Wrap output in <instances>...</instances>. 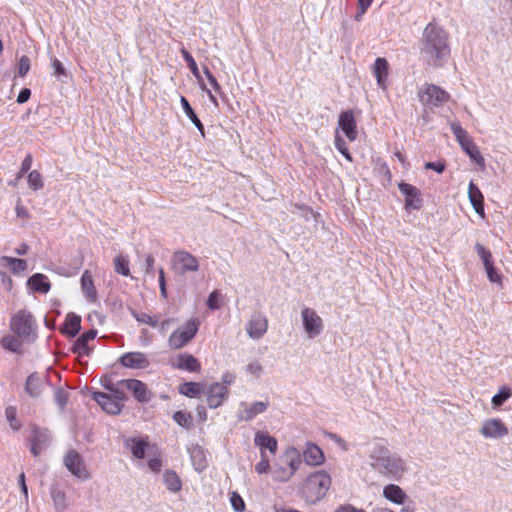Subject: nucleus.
<instances>
[{"instance_id":"f257e3e1","label":"nucleus","mask_w":512,"mask_h":512,"mask_svg":"<svg viewBox=\"0 0 512 512\" xmlns=\"http://www.w3.org/2000/svg\"><path fill=\"white\" fill-rule=\"evenodd\" d=\"M421 55L428 64L435 67L442 66L450 55L448 34L433 22L429 23L423 31Z\"/></svg>"},{"instance_id":"f03ea898","label":"nucleus","mask_w":512,"mask_h":512,"mask_svg":"<svg viewBox=\"0 0 512 512\" xmlns=\"http://www.w3.org/2000/svg\"><path fill=\"white\" fill-rule=\"evenodd\" d=\"M371 467L387 479L400 481L408 472L405 459L381 444H375L369 454Z\"/></svg>"},{"instance_id":"7ed1b4c3","label":"nucleus","mask_w":512,"mask_h":512,"mask_svg":"<svg viewBox=\"0 0 512 512\" xmlns=\"http://www.w3.org/2000/svg\"><path fill=\"white\" fill-rule=\"evenodd\" d=\"M331 483V476L326 471L313 472L304 480L299 494L307 504H316L326 496Z\"/></svg>"},{"instance_id":"20e7f679","label":"nucleus","mask_w":512,"mask_h":512,"mask_svg":"<svg viewBox=\"0 0 512 512\" xmlns=\"http://www.w3.org/2000/svg\"><path fill=\"white\" fill-rule=\"evenodd\" d=\"M418 98L425 111L442 107L450 99V94L434 84H424L418 90Z\"/></svg>"},{"instance_id":"39448f33","label":"nucleus","mask_w":512,"mask_h":512,"mask_svg":"<svg viewBox=\"0 0 512 512\" xmlns=\"http://www.w3.org/2000/svg\"><path fill=\"white\" fill-rule=\"evenodd\" d=\"M200 322L196 318L188 319L183 325L174 330L168 338V345L172 350L186 346L197 334Z\"/></svg>"},{"instance_id":"423d86ee","label":"nucleus","mask_w":512,"mask_h":512,"mask_svg":"<svg viewBox=\"0 0 512 512\" xmlns=\"http://www.w3.org/2000/svg\"><path fill=\"white\" fill-rule=\"evenodd\" d=\"M11 330L22 339L35 337L36 324L32 314L26 310L18 311L10 322Z\"/></svg>"},{"instance_id":"0eeeda50","label":"nucleus","mask_w":512,"mask_h":512,"mask_svg":"<svg viewBox=\"0 0 512 512\" xmlns=\"http://www.w3.org/2000/svg\"><path fill=\"white\" fill-rule=\"evenodd\" d=\"M172 270L179 275L196 272L199 269L198 259L191 253L180 250L176 251L171 258Z\"/></svg>"},{"instance_id":"6e6552de","label":"nucleus","mask_w":512,"mask_h":512,"mask_svg":"<svg viewBox=\"0 0 512 512\" xmlns=\"http://www.w3.org/2000/svg\"><path fill=\"white\" fill-rule=\"evenodd\" d=\"M301 319L308 338L313 339L322 333L324 328L323 320L314 309L308 307L302 309Z\"/></svg>"},{"instance_id":"1a4fd4ad","label":"nucleus","mask_w":512,"mask_h":512,"mask_svg":"<svg viewBox=\"0 0 512 512\" xmlns=\"http://www.w3.org/2000/svg\"><path fill=\"white\" fill-rule=\"evenodd\" d=\"M479 433L485 439H501L508 435L509 430L501 419L488 418L482 422Z\"/></svg>"},{"instance_id":"9d476101","label":"nucleus","mask_w":512,"mask_h":512,"mask_svg":"<svg viewBox=\"0 0 512 512\" xmlns=\"http://www.w3.org/2000/svg\"><path fill=\"white\" fill-rule=\"evenodd\" d=\"M268 407L269 401H254L252 403L242 401L239 403L237 418L240 421H252L258 415L264 413Z\"/></svg>"},{"instance_id":"9b49d317","label":"nucleus","mask_w":512,"mask_h":512,"mask_svg":"<svg viewBox=\"0 0 512 512\" xmlns=\"http://www.w3.org/2000/svg\"><path fill=\"white\" fill-rule=\"evenodd\" d=\"M63 461L68 471L77 478L85 480L89 477V473L81 456L75 450H69Z\"/></svg>"},{"instance_id":"f8f14e48","label":"nucleus","mask_w":512,"mask_h":512,"mask_svg":"<svg viewBox=\"0 0 512 512\" xmlns=\"http://www.w3.org/2000/svg\"><path fill=\"white\" fill-rule=\"evenodd\" d=\"M246 332L251 339L262 338L268 330V319L262 313H254L246 323Z\"/></svg>"},{"instance_id":"ddd939ff","label":"nucleus","mask_w":512,"mask_h":512,"mask_svg":"<svg viewBox=\"0 0 512 512\" xmlns=\"http://www.w3.org/2000/svg\"><path fill=\"white\" fill-rule=\"evenodd\" d=\"M120 384L129 390L140 403H147L152 399V393L147 385L138 379H123Z\"/></svg>"},{"instance_id":"4468645a","label":"nucleus","mask_w":512,"mask_h":512,"mask_svg":"<svg viewBox=\"0 0 512 512\" xmlns=\"http://www.w3.org/2000/svg\"><path fill=\"white\" fill-rule=\"evenodd\" d=\"M205 395L209 408L216 409L228 398L229 389L223 384L213 383L207 387Z\"/></svg>"},{"instance_id":"2eb2a0df","label":"nucleus","mask_w":512,"mask_h":512,"mask_svg":"<svg viewBox=\"0 0 512 512\" xmlns=\"http://www.w3.org/2000/svg\"><path fill=\"white\" fill-rule=\"evenodd\" d=\"M338 127L350 141H355L357 139V124L352 110L344 111L339 115Z\"/></svg>"},{"instance_id":"dca6fc26","label":"nucleus","mask_w":512,"mask_h":512,"mask_svg":"<svg viewBox=\"0 0 512 512\" xmlns=\"http://www.w3.org/2000/svg\"><path fill=\"white\" fill-rule=\"evenodd\" d=\"M399 191L405 196V208L406 209H420L422 205V199L420 197V191L417 187L401 182L398 185Z\"/></svg>"},{"instance_id":"f3484780","label":"nucleus","mask_w":512,"mask_h":512,"mask_svg":"<svg viewBox=\"0 0 512 512\" xmlns=\"http://www.w3.org/2000/svg\"><path fill=\"white\" fill-rule=\"evenodd\" d=\"M31 453L34 456H38L44 449H46L50 443V433L46 429L35 428L33 429L32 436L30 438Z\"/></svg>"},{"instance_id":"a211bd4d","label":"nucleus","mask_w":512,"mask_h":512,"mask_svg":"<svg viewBox=\"0 0 512 512\" xmlns=\"http://www.w3.org/2000/svg\"><path fill=\"white\" fill-rule=\"evenodd\" d=\"M93 399L101 406V408L111 414L118 415L123 408V404L111 397V395L103 392H94Z\"/></svg>"},{"instance_id":"6ab92c4d","label":"nucleus","mask_w":512,"mask_h":512,"mask_svg":"<svg viewBox=\"0 0 512 512\" xmlns=\"http://www.w3.org/2000/svg\"><path fill=\"white\" fill-rule=\"evenodd\" d=\"M280 461L289 468V472L293 477L302 464V456L297 448L291 446L280 456Z\"/></svg>"},{"instance_id":"aec40b11","label":"nucleus","mask_w":512,"mask_h":512,"mask_svg":"<svg viewBox=\"0 0 512 512\" xmlns=\"http://www.w3.org/2000/svg\"><path fill=\"white\" fill-rule=\"evenodd\" d=\"M120 363L127 368L142 369L149 365V361L145 353L142 352H127L120 358Z\"/></svg>"},{"instance_id":"412c9836","label":"nucleus","mask_w":512,"mask_h":512,"mask_svg":"<svg viewBox=\"0 0 512 512\" xmlns=\"http://www.w3.org/2000/svg\"><path fill=\"white\" fill-rule=\"evenodd\" d=\"M383 497L392 504L403 505L408 499L406 492L397 484H387L382 491Z\"/></svg>"},{"instance_id":"4be33fe9","label":"nucleus","mask_w":512,"mask_h":512,"mask_svg":"<svg viewBox=\"0 0 512 512\" xmlns=\"http://www.w3.org/2000/svg\"><path fill=\"white\" fill-rule=\"evenodd\" d=\"M388 70V61L382 57L376 58L373 66V74L376 78L378 87L382 90H387L388 88Z\"/></svg>"},{"instance_id":"5701e85b","label":"nucleus","mask_w":512,"mask_h":512,"mask_svg":"<svg viewBox=\"0 0 512 512\" xmlns=\"http://www.w3.org/2000/svg\"><path fill=\"white\" fill-rule=\"evenodd\" d=\"M302 454L305 463L309 466H319L325 461L322 449L314 443H307Z\"/></svg>"},{"instance_id":"b1692460","label":"nucleus","mask_w":512,"mask_h":512,"mask_svg":"<svg viewBox=\"0 0 512 512\" xmlns=\"http://www.w3.org/2000/svg\"><path fill=\"white\" fill-rule=\"evenodd\" d=\"M97 335V331L95 329H90L84 332L80 337L76 339L72 346V351L76 353L78 356H88L90 353V349L88 347V342L94 340Z\"/></svg>"},{"instance_id":"393cba45","label":"nucleus","mask_w":512,"mask_h":512,"mask_svg":"<svg viewBox=\"0 0 512 512\" xmlns=\"http://www.w3.org/2000/svg\"><path fill=\"white\" fill-rule=\"evenodd\" d=\"M191 463L197 472H202L207 468L208 462L205 450L197 444L188 447Z\"/></svg>"},{"instance_id":"a878e982","label":"nucleus","mask_w":512,"mask_h":512,"mask_svg":"<svg viewBox=\"0 0 512 512\" xmlns=\"http://www.w3.org/2000/svg\"><path fill=\"white\" fill-rule=\"evenodd\" d=\"M26 284L27 287L32 292H37L41 294L48 293L51 288V284L49 282L48 277L42 273H35L32 276H30Z\"/></svg>"},{"instance_id":"bb28decb","label":"nucleus","mask_w":512,"mask_h":512,"mask_svg":"<svg viewBox=\"0 0 512 512\" xmlns=\"http://www.w3.org/2000/svg\"><path fill=\"white\" fill-rule=\"evenodd\" d=\"M175 367L188 372H198L201 369V364L193 355L183 353L178 355Z\"/></svg>"},{"instance_id":"cd10ccee","label":"nucleus","mask_w":512,"mask_h":512,"mask_svg":"<svg viewBox=\"0 0 512 512\" xmlns=\"http://www.w3.org/2000/svg\"><path fill=\"white\" fill-rule=\"evenodd\" d=\"M468 197L475 212L484 216V197L480 189L471 181L468 186Z\"/></svg>"},{"instance_id":"c85d7f7f","label":"nucleus","mask_w":512,"mask_h":512,"mask_svg":"<svg viewBox=\"0 0 512 512\" xmlns=\"http://www.w3.org/2000/svg\"><path fill=\"white\" fill-rule=\"evenodd\" d=\"M81 289L87 301L91 303L97 301V291L92 275L88 270H85L81 276Z\"/></svg>"},{"instance_id":"c756f323","label":"nucleus","mask_w":512,"mask_h":512,"mask_svg":"<svg viewBox=\"0 0 512 512\" xmlns=\"http://www.w3.org/2000/svg\"><path fill=\"white\" fill-rule=\"evenodd\" d=\"M47 383L45 378H42L37 373L30 374L26 379L25 390L31 397H38L42 392L43 385Z\"/></svg>"},{"instance_id":"7c9ffc66","label":"nucleus","mask_w":512,"mask_h":512,"mask_svg":"<svg viewBox=\"0 0 512 512\" xmlns=\"http://www.w3.org/2000/svg\"><path fill=\"white\" fill-rule=\"evenodd\" d=\"M254 443L261 449V451H264L263 449H268L272 454H275L277 452V440L266 432H256Z\"/></svg>"},{"instance_id":"2f4dec72","label":"nucleus","mask_w":512,"mask_h":512,"mask_svg":"<svg viewBox=\"0 0 512 512\" xmlns=\"http://www.w3.org/2000/svg\"><path fill=\"white\" fill-rule=\"evenodd\" d=\"M125 447L131 451L136 459H143L148 448V442L143 438H127Z\"/></svg>"},{"instance_id":"473e14b6","label":"nucleus","mask_w":512,"mask_h":512,"mask_svg":"<svg viewBox=\"0 0 512 512\" xmlns=\"http://www.w3.org/2000/svg\"><path fill=\"white\" fill-rule=\"evenodd\" d=\"M81 329V317L75 313H68L60 331L70 337L76 336Z\"/></svg>"},{"instance_id":"72a5a7b5","label":"nucleus","mask_w":512,"mask_h":512,"mask_svg":"<svg viewBox=\"0 0 512 512\" xmlns=\"http://www.w3.org/2000/svg\"><path fill=\"white\" fill-rule=\"evenodd\" d=\"M0 266L8 268L13 274L17 275L27 269V261L20 258L10 256L0 257Z\"/></svg>"},{"instance_id":"f704fd0d","label":"nucleus","mask_w":512,"mask_h":512,"mask_svg":"<svg viewBox=\"0 0 512 512\" xmlns=\"http://www.w3.org/2000/svg\"><path fill=\"white\" fill-rule=\"evenodd\" d=\"M180 103L185 115L191 120V122L195 125V127L201 133V135L204 136V126L200 119L197 117L188 100L184 96H181Z\"/></svg>"},{"instance_id":"c9c22d12","label":"nucleus","mask_w":512,"mask_h":512,"mask_svg":"<svg viewBox=\"0 0 512 512\" xmlns=\"http://www.w3.org/2000/svg\"><path fill=\"white\" fill-rule=\"evenodd\" d=\"M271 473L273 480L276 482L284 483L288 482L292 478L289 468H287V466L280 460L273 465Z\"/></svg>"},{"instance_id":"e433bc0d","label":"nucleus","mask_w":512,"mask_h":512,"mask_svg":"<svg viewBox=\"0 0 512 512\" xmlns=\"http://www.w3.org/2000/svg\"><path fill=\"white\" fill-rule=\"evenodd\" d=\"M163 481L167 489L170 490L171 492H179L182 488V482L178 474L174 471H165V473L163 474Z\"/></svg>"},{"instance_id":"4c0bfd02","label":"nucleus","mask_w":512,"mask_h":512,"mask_svg":"<svg viewBox=\"0 0 512 512\" xmlns=\"http://www.w3.org/2000/svg\"><path fill=\"white\" fill-rule=\"evenodd\" d=\"M50 495L56 512H64L68 506L65 493L56 487H51Z\"/></svg>"},{"instance_id":"58836bf2","label":"nucleus","mask_w":512,"mask_h":512,"mask_svg":"<svg viewBox=\"0 0 512 512\" xmlns=\"http://www.w3.org/2000/svg\"><path fill=\"white\" fill-rule=\"evenodd\" d=\"M450 129L460 146L469 144L471 137L469 136L467 131L461 127L459 122H451Z\"/></svg>"},{"instance_id":"ea45409f","label":"nucleus","mask_w":512,"mask_h":512,"mask_svg":"<svg viewBox=\"0 0 512 512\" xmlns=\"http://www.w3.org/2000/svg\"><path fill=\"white\" fill-rule=\"evenodd\" d=\"M114 270L116 273L125 277L130 276L129 258L126 255L120 254L114 258Z\"/></svg>"},{"instance_id":"a19ab883","label":"nucleus","mask_w":512,"mask_h":512,"mask_svg":"<svg viewBox=\"0 0 512 512\" xmlns=\"http://www.w3.org/2000/svg\"><path fill=\"white\" fill-rule=\"evenodd\" d=\"M461 148L466 152L471 160L476 162L479 166H484V158L472 139L469 141V144L461 146Z\"/></svg>"},{"instance_id":"79ce46f5","label":"nucleus","mask_w":512,"mask_h":512,"mask_svg":"<svg viewBox=\"0 0 512 512\" xmlns=\"http://www.w3.org/2000/svg\"><path fill=\"white\" fill-rule=\"evenodd\" d=\"M202 390V384L196 382H185L179 387V392L189 398H195Z\"/></svg>"},{"instance_id":"37998d69","label":"nucleus","mask_w":512,"mask_h":512,"mask_svg":"<svg viewBox=\"0 0 512 512\" xmlns=\"http://www.w3.org/2000/svg\"><path fill=\"white\" fill-rule=\"evenodd\" d=\"M119 386H122L120 384V381L116 384H105L104 388L109 391L108 394L111 395V397L115 398V400L119 401L121 404L124 405V402L127 400V396L123 389H121Z\"/></svg>"},{"instance_id":"c03bdc74","label":"nucleus","mask_w":512,"mask_h":512,"mask_svg":"<svg viewBox=\"0 0 512 512\" xmlns=\"http://www.w3.org/2000/svg\"><path fill=\"white\" fill-rule=\"evenodd\" d=\"M512 396V391L508 386H502L498 393L492 397L494 407H500L505 401Z\"/></svg>"},{"instance_id":"a18cd8bd","label":"nucleus","mask_w":512,"mask_h":512,"mask_svg":"<svg viewBox=\"0 0 512 512\" xmlns=\"http://www.w3.org/2000/svg\"><path fill=\"white\" fill-rule=\"evenodd\" d=\"M173 419L178 425L186 429L191 428L193 425V419L189 412L177 411L174 413Z\"/></svg>"},{"instance_id":"49530a36","label":"nucleus","mask_w":512,"mask_h":512,"mask_svg":"<svg viewBox=\"0 0 512 512\" xmlns=\"http://www.w3.org/2000/svg\"><path fill=\"white\" fill-rule=\"evenodd\" d=\"M27 182L29 188L34 191L40 190L44 186L42 176L37 170H33L28 174Z\"/></svg>"},{"instance_id":"de8ad7c7","label":"nucleus","mask_w":512,"mask_h":512,"mask_svg":"<svg viewBox=\"0 0 512 512\" xmlns=\"http://www.w3.org/2000/svg\"><path fill=\"white\" fill-rule=\"evenodd\" d=\"M1 345L4 349L11 352H19L21 349V342L14 336L7 335L1 339Z\"/></svg>"},{"instance_id":"09e8293b","label":"nucleus","mask_w":512,"mask_h":512,"mask_svg":"<svg viewBox=\"0 0 512 512\" xmlns=\"http://www.w3.org/2000/svg\"><path fill=\"white\" fill-rule=\"evenodd\" d=\"M475 250H476L478 256L480 257V259L482 260L484 268L494 264L490 250L486 249L480 243L475 244Z\"/></svg>"},{"instance_id":"8fccbe9b","label":"nucleus","mask_w":512,"mask_h":512,"mask_svg":"<svg viewBox=\"0 0 512 512\" xmlns=\"http://www.w3.org/2000/svg\"><path fill=\"white\" fill-rule=\"evenodd\" d=\"M334 145H335V148L348 160V161H352V156L351 154L349 153V150L347 148V145H346V142L344 141V139L338 134V132L336 133V136H335V140H334Z\"/></svg>"},{"instance_id":"3c124183","label":"nucleus","mask_w":512,"mask_h":512,"mask_svg":"<svg viewBox=\"0 0 512 512\" xmlns=\"http://www.w3.org/2000/svg\"><path fill=\"white\" fill-rule=\"evenodd\" d=\"M5 416H6L7 421L9 422L10 427L15 431L19 430L20 424L18 423V421L16 419V416H17L16 408L13 406H8L5 409Z\"/></svg>"},{"instance_id":"603ef678","label":"nucleus","mask_w":512,"mask_h":512,"mask_svg":"<svg viewBox=\"0 0 512 512\" xmlns=\"http://www.w3.org/2000/svg\"><path fill=\"white\" fill-rule=\"evenodd\" d=\"M181 54H182L183 59L186 61L189 69L191 70L192 74L196 78H199L200 74H199L198 66H197L193 56L186 49H182Z\"/></svg>"},{"instance_id":"864d4df0","label":"nucleus","mask_w":512,"mask_h":512,"mask_svg":"<svg viewBox=\"0 0 512 512\" xmlns=\"http://www.w3.org/2000/svg\"><path fill=\"white\" fill-rule=\"evenodd\" d=\"M260 456H261V459L255 465V471L258 474H265L271 469V466H270L269 459H268L265 451H261Z\"/></svg>"},{"instance_id":"5fc2aeb1","label":"nucleus","mask_w":512,"mask_h":512,"mask_svg":"<svg viewBox=\"0 0 512 512\" xmlns=\"http://www.w3.org/2000/svg\"><path fill=\"white\" fill-rule=\"evenodd\" d=\"M30 67H31V61H30V58L26 55H23L20 59H19V63H18V76L19 77H24L26 76V74L29 72L30 70Z\"/></svg>"},{"instance_id":"6e6d98bb","label":"nucleus","mask_w":512,"mask_h":512,"mask_svg":"<svg viewBox=\"0 0 512 512\" xmlns=\"http://www.w3.org/2000/svg\"><path fill=\"white\" fill-rule=\"evenodd\" d=\"M136 320L140 323L147 324L153 328L158 326V319L147 313L134 314Z\"/></svg>"},{"instance_id":"4d7b16f0","label":"nucleus","mask_w":512,"mask_h":512,"mask_svg":"<svg viewBox=\"0 0 512 512\" xmlns=\"http://www.w3.org/2000/svg\"><path fill=\"white\" fill-rule=\"evenodd\" d=\"M230 502H231L233 509L236 512H243L245 510V503H244L242 497L238 493H236V492L231 493Z\"/></svg>"},{"instance_id":"13d9d810","label":"nucleus","mask_w":512,"mask_h":512,"mask_svg":"<svg viewBox=\"0 0 512 512\" xmlns=\"http://www.w3.org/2000/svg\"><path fill=\"white\" fill-rule=\"evenodd\" d=\"M485 271L487 273V277H488L490 282L496 283V284H499V285L502 284V276L496 270V268L494 267V264L485 267Z\"/></svg>"},{"instance_id":"bf43d9fd","label":"nucleus","mask_w":512,"mask_h":512,"mask_svg":"<svg viewBox=\"0 0 512 512\" xmlns=\"http://www.w3.org/2000/svg\"><path fill=\"white\" fill-rule=\"evenodd\" d=\"M54 401L63 409L68 401V393L61 388L56 389L54 392Z\"/></svg>"},{"instance_id":"052dcab7","label":"nucleus","mask_w":512,"mask_h":512,"mask_svg":"<svg viewBox=\"0 0 512 512\" xmlns=\"http://www.w3.org/2000/svg\"><path fill=\"white\" fill-rule=\"evenodd\" d=\"M246 372L254 376L255 378H259L262 375L263 367L259 361L255 360L250 362L246 366Z\"/></svg>"},{"instance_id":"680f3d73","label":"nucleus","mask_w":512,"mask_h":512,"mask_svg":"<svg viewBox=\"0 0 512 512\" xmlns=\"http://www.w3.org/2000/svg\"><path fill=\"white\" fill-rule=\"evenodd\" d=\"M204 74L206 75V78H207L209 84L212 86L213 90L216 93L221 95L222 94L221 86L218 83L217 79L214 77V75L210 72V70L207 67L204 68Z\"/></svg>"},{"instance_id":"e2e57ef3","label":"nucleus","mask_w":512,"mask_h":512,"mask_svg":"<svg viewBox=\"0 0 512 512\" xmlns=\"http://www.w3.org/2000/svg\"><path fill=\"white\" fill-rule=\"evenodd\" d=\"M32 162L33 160L31 154H27L24 160L22 161L20 170L18 172V178H21L25 173L29 171V169L32 166Z\"/></svg>"},{"instance_id":"0e129e2a","label":"nucleus","mask_w":512,"mask_h":512,"mask_svg":"<svg viewBox=\"0 0 512 512\" xmlns=\"http://www.w3.org/2000/svg\"><path fill=\"white\" fill-rule=\"evenodd\" d=\"M155 259L151 254H147L145 257V274L154 276L155 273Z\"/></svg>"},{"instance_id":"69168bd1","label":"nucleus","mask_w":512,"mask_h":512,"mask_svg":"<svg viewBox=\"0 0 512 512\" xmlns=\"http://www.w3.org/2000/svg\"><path fill=\"white\" fill-rule=\"evenodd\" d=\"M425 169L434 170L437 173H442L445 170V163L442 161L426 162Z\"/></svg>"},{"instance_id":"338daca9","label":"nucleus","mask_w":512,"mask_h":512,"mask_svg":"<svg viewBox=\"0 0 512 512\" xmlns=\"http://www.w3.org/2000/svg\"><path fill=\"white\" fill-rule=\"evenodd\" d=\"M207 306L211 310H217L219 309V302H218V292L213 291L210 293L208 299H207Z\"/></svg>"},{"instance_id":"774afa93","label":"nucleus","mask_w":512,"mask_h":512,"mask_svg":"<svg viewBox=\"0 0 512 512\" xmlns=\"http://www.w3.org/2000/svg\"><path fill=\"white\" fill-rule=\"evenodd\" d=\"M333 512H366L363 509L356 508L352 504H343L338 506Z\"/></svg>"}]
</instances>
